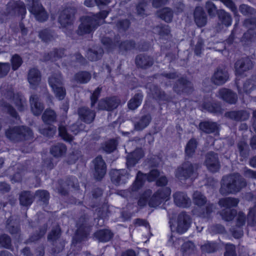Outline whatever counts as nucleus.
I'll list each match as a JSON object with an SVG mask.
<instances>
[{
  "label": "nucleus",
  "mask_w": 256,
  "mask_h": 256,
  "mask_svg": "<svg viewBox=\"0 0 256 256\" xmlns=\"http://www.w3.org/2000/svg\"><path fill=\"white\" fill-rule=\"evenodd\" d=\"M246 185V180L242 175L238 173H233L222 178L219 192L222 195L236 194Z\"/></svg>",
  "instance_id": "1"
},
{
  "label": "nucleus",
  "mask_w": 256,
  "mask_h": 256,
  "mask_svg": "<svg viewBox=\"0 0 256 256\" xmlns=\"http://www.w3.org/2000/svg\"><path fill=\"white\" fill-rule=\"evenodd\" d=\"M108 12L102 10L96 14H89L82 16V22L76 32L80 36L90 34L94 32L100 24V22L104 20L108 16Z\"/></svg>",
  "instance_id": "2"
},
{
  "label": "nucleus",
  "mask_w": 256,
  "mask_h": 256,
  "mask_svg": "<svg viewBox=\"0 0 256 256\" xmlns=\"http://www.w3.org/2000/svg\"><path fill=\"white\" fill-rule=\"evenodd\" d=\"M6 135L9 140L14 142L33 138L32 130L29 128L24 126L10 128L6 130Z\"/></svg>",
  "instance_id": "3"
},
{
  "label": "nucleus",
  "mask_w": 256,
  "mask_h": 256,
  "mask_svg": "<svg viewBox=\"0 0 256 256\" xmlns=\"http://www.w3.org/2000/svg\"><path fill=\"white\" fill-rule=\"evenodd\" d=\"M199 164L189 161L183 162L176 172V176L181 180L195 178L198 176Z\"/></svg>",
  "instance_id": "4"
},
{
  "label": "nucleus",
  "mask_w": 256,
  "mask_h": 256,
  "mask_svg": "<svg viewBox=\"0 0 256 256\" xmlns=\"http://www.w3.org/2000/svg\"><path fill=\"white\" fill-rule=\"evenodd\" d=\"M160 172L156 169L152 170L148 174H144L140 171L137 173L136 180L130 187L132 192H136L140 189L144 185L146 179L148 181L152 182L160 176Z\"/></svg>",
  "instance_id": "5"
},
{
  "label": "nucleus",
  "mask_w": 256,
  "mask_h": 256,
  "mask_svg": "<svg viewBox=\"0 0 256 256\" xmlns=\"http://www.w3.org/2000/svg\"><path fill=\"white\" fill-rule=\"evenodd\" d=\"M28 8L36 20L44 22L47 20V12L39 0H28Z\"/></svg>",
  "instance_id": "6"
},
{
  "label": "nucleus",
  "mask_w": 256,
  "mask_h": 256,
  "mask_svg": "<svg viewBox=\"0 0 256 256\" xmlns=\"http://www.w3.org/2000/svg\"><path fill=\"white\" fill-rule=\"evenodd\" d=\"M194 90L193 84L186 78H178L174 84L173 90L178 94H190Z\"/></svg>",
  "instance_id": "7"
},
{
  "label": "nucleus",
  "mask_w": 256,
  "mask_h": 256,
  "mask_svg": "<svg viewBox=\"0 0 256 256\" xmlns=\"http://www.w3.org/2000/svg\"><path fill=\"white\" fill-rule=\"evenodd\" d=\"M89 219V216L86 214H84L80 218L76 223L78 230L74 238V241L76 243L80 242L86 239L88 232L84 230L85 228H88L87 223Z\"/></svg>",
  "instance_id": "8"
},
{
  "label": "nucleus",
  "mask_w": 256,
  "mask_h": 256,
  "mask_svg": "<svg viewBox=\"0 0 256 256\" xmlns=\"http://www.w3.org/2000/svg\"><path fill=\"white\" fill-rule=\"evenodd\" d=\"M6 13L8 16L20 15L22 19L26 14L24 4L20 0H11L6 5Z\"/></svg>",
  "instance_id": "9"
},
{
  "label": "nucleus",
  "mask_w": 256,
  "mask_h": 256,
  "mask_svg": "<svg viewBox=\"0 0 256 256\" xmlns=\"http://www.w3.org/2000/svg\"><path fill=\"white\" fill-rule=\"evenodd\" d=\"M190 218L186 212H180L178 216L176 221V226L175 230H173L172 226L170 225L172 232L176 230L179 234H183L189 228L190 224Z\"/></svg>",
  "instance_id": "10"
},
{
  "label": "nucleus",
  "mask_w": 256,
  "mask_h": 256,
  "mask_svg": "<svg viewBox=\"0 0 256 256\" xmlns=\"http://www.w3.org/2000/svg\"><path fill=\"white\" fill-rule=\"evenodd\" d=\"M76 12V8L70 6L65 8L60 12L58 20L62 26L66 28L72 24Z\"/></svg>",
  "instance_id": "11"
},
{
  "label": "nucleus",
  "mask_w": 256,
  "mask_h": 256,
  "mask_svg": "<svg viewBox=\"0 0 256 256\" xmlns=\"http://www.w3.org/2000/svg\"><path fill=\"white\" fill-rule=\"evenodd\" d=\"M216 96L230 104H235L238 100L237 94L230 89L225 88H220Z\"/></svg>",
  "instance_id": "12"
},
{
  "label": "nucleus",
  "mask_w": 256,
  "mask_h": 256,
  "mask_svg": "<svg viewBox=\"0 0 256 256\" xmlns=\"http://www.w3.org/2000/svg\"><path fill=\"white\" fill-rule=\"evenodd\" d=\"M112 182L116 186L125 184L128 178V174L126 170L112 169L110 172Z\"/></svg>",
  "instance_id": "13"
},
{
  "label": "nucleus",
  "mask_w": 256,
  "mask_h": 256,
  "mask_svg": "<svg viewBox=\"0 0 256 256\" xmlns=\"http://www.w3.org/2000/svg\"><path fill=\"white\" fill-rule=\"evenodd\" d=\"M120 103V100L116 96L109 97L100 100L98 107L100 110L112 111L116 108Z\"/></svg>",
  "instance_id": "14"
},
{
  "label": "nucleus",
  "mask_w": 256,
  "mask_h": 256,
  "mask_svg": "<svg viewBox=\"0 0 256 256\" xmlns=\"http://www.w3.org/2000/svg\"><path fill=\"white\" fill-rule=\"evenodd\" d=\"M93 163L94 167V177L96 180H100L104 178L106 173V164L100 156H98L95 158L93 160Z\"/></svg>",
  "instance_id": "15"
},
{
  "label": "nucleus",
  "mask_w": 256,
  "mask_h": 256,
  "mask_svg": "<svg viewBox=\"0 0 256 256\" xmlns=\"http://www.w3.org/2000/svg\"><path fill=\"white\" fill-rule=\"evenodd\" d=\"M204 163L210 171L214 172L220 168L218 154L214 152H209L206 155Z\"/></svg>",
  "instance_id": "16"
},
{
  "label": "nucleus",
  "mask_w": 256,
  "mask_h": 256,
  "mask_svg": "<svg viewBox=\"0 0 256 256\" xmlns=\"http://www.w3.org/2000/svg\"><path fill=\"white\" fill-rule=\"evenodd\" d=\"M229 78L228 70L224 67H218L214 72L211 80L216 85L220 86L226 83Z\"/></svg>",
  "instance_id": "17"
},
{
  "label": "nucleus",
  "mask_w": 256,
  "mask_h": 256,
  "mask_svg": "<svg viewBox=\"0 0 256 256\" xmlns=\"http://www.w3.org/2000/svg\"><path fill=\"white\" fill-rule=\"evenodd\" d=\"M57 188L58 194L62 196H66L68 194V190L72 188H76L78 185V180L74 177L68 178L66 181L60 180L58 182Z\"/></svg>",
  "instance_id": "18"
},
{
  "label": "nucleus",
  "mask_w": 256,
  "mask_h": 256,
  "mask_svg": "<svg viewBox=\"0 0 256 256\" xmlns=\"http://www.w3.org/2000/svg\"><path fill=\"white\" fill-rule=\"evenodd\" d=\"M146 87L150 90V92L153 98L156 100L170 101L172 100V98L167 95L165 92L162 90L156 85L152 84H148Z\"/></svg>",
  "instance_id": "19"
},
{
  "label": "nucleus",
  "mask_w": 256,
  "mask_h": 256,
  "mask_svg": "<svg viewBox=\"0 0 256 256\" xmlns=\"http://www.w3.org/2000/svg\"><path fill=\"white\" fill-rule=\"evenodd\" d=\"M172 196L174 204L178 207L186 208L191 205V200L186 192H176Z\"/></svg>",
  "instance_id": "20"
},
{
  "label": "nucleus",
  "mask_w": 256,
  "mask_h": 256,
  "mask_svg": "<svg viewBox=\"0 0 256 256\" xmlns=\"http://www.w3.org/2000/svg\"><path fill=\"white\" fill-rule=\"evenodd\" d=\"M78 114L79 118L88 124H91L94 120L96 116V112L86 106L78 108Z\"/></svg>",
  "instance_id": "21"
},
{
  "label": "nucleus",
  "mask_w": 256,
  "mask_h": 256,
  "mask_svg": "<svg viewBox=\"0 0 256 256\" xmlns=\"http://www.w3.org/2000/svg\"><path fill=\"white\" fill-rule=\"evenodd\" d=\"M144 156V151L140 148H136L133 152L128 154L126 157L127 168H130L134 167Z\"/></svg>",
  "instance_id": "22"
},
{
  "label": "nucleus",
  "mask_w": 256,
  "mask_h": 256,
  "mask_svg": "<svg viewBox=\"0 0 256 256\" xmlns=\"http://www.w3.org/2000/svg\"><path fill=\"white\" fill-rule=\"evenodd\" d=\"M194 20L198 27L202 28L205 26L207 23L208 17L204 8L200 6H196L194 12Z\"/></svg>",
  "instance_id": "23"
},
{
  "label": "nucleus",
  "mask_w": 256,
  "mask_h": 256,
  "mask_svg": "<svg viewBox=\"0 0 256 256\" xmlns=\"http://www.w3.org/2000/svg\"><path fill=\"white\" fill-rule=\"evenodd\" d=\"M236 74L241 75L252 68V64L248 58H242L238 60L234 64Z\"/></svg>",
  "instance_id": "24"
},
{
  "label": "nucleus",
  "mask_w": 256,
  "mask_h": 256,
  "mask_svg": "<svg viewBox=\"0 0 256 256\" xmlns=\"http://www.w3.org/2000/svg\"><path fill=\"white\" fill-rule=\"evenodd\" d=\"M152 120V116L150 114L142 115L139 118H134L133 120L134 130L136 131H141L146 128Z\"/></svg>",
  "instance_id": "25"
},
{
  "label": "nucleus",
  "mask_w": 256,
  "mask_h": 256,
  "mask_svg": "<svg viewBox=\"0 0 256 256\" xmlns=\"http://www.w3.org/2000/svg\"><path fill=\"white\" fill-rule=\"evenodd\" d=\"M136 66L142 69H147L154 64V59L152 57L145 54L138 55L135 59Z\"/></svg>",
  "instance_id": "26"
},
{
  "label": "nucleus",
  "mask_w": 256,
  "mask_h": 256,
  "mask_svg": "<svg viewBox=\"0 0 256 256\" xmlns=\"http://www.w3.org/2000/svg\"><path fill=\"white\" fill-rule=\"evenodd\" d=\"M224 116L236 122L247 120L250 117V113L246 110H232L226 112Z\"/></svg>",
  "instance_id": "27"
},
{
  "label": "nucleus",
  "mask_w": 256,
  "mask_h": 256,
  "mask_svg": "<svg viewBox=\"0 0 256 256\" xmlns=\"http://www.w3.org/2000/svg\"><path fill=\"white\" fill-rule=\"evenodd\" d=\"M198 128L204 134H210L218 131V125L216 122L205 120L199 124Z\"/></svg>",
  "instance_id": "28"
},
{
  "label": "nucleus",
  "mask_w": 256,
  "mask_h": 256,
  "mask_svg": "<svg viewBox=\"0 0 256 256\" xmlns=\"http://www.w3.org/2000/svg\"><path fill=\"white\" fill-rule=\"evenodd\" d=\"M30 102L32 112L35 116L40 115L44 109V105L39 102L37 94H32L30 98Z\"/></svg>",
  "instance_id": "29"
},
{
  "label": "nucleus",
  "mask_w": 256,
  "mask_h": 256,
  "mask_svg": "<svg viewBox=\"0 0 256 256\" xmlns=\"http://www.w3.org/2000/svg\"><path fill=\"white\" fill-rule=\"evenodd\" d=\"M28 80L31 86H38L41 80V75L40 71L36 68L30 69L28 76Z\"/></svg>",
  "instance_id": "30"
},
{
  "label": "nucleus",
  "mask_w": 256,
  "mask_h": 256,
  "mask_svg": "<svg viewBox=\"0 0 256 256\" xmlns=\"http://www.w3.org/2000/svg\"><path fill=\"white\" fill-rule=\"evenodd\" d=\"M113 234L108 230H100L94 234V237L100 242H107L111 240Z\"/></svg>",
  "instance_id": "31"
},
{
  "label": "nucleus",
  "mask_w": 256,
  "mask_h": 256,
  "mask_svg": "<svg viewBox=\"0 0 256 256\" xmlns=\"http://www.w3.org/2000/svg\"><path fill=\"white\" fill-rule=\"evenodd\" d=\"M19 200L20 205L28 206L32 203L34 196L29 191H24L20 194Z\"/></svg>",
  "instance_id": "32"
},
{
  "label": "nucleus",
  "mask_w": 256,
  "mask_h": 256,
  "mask_svg": "<svg viewBox=\"0 0 256 256\" xmlns=\"http://www.w3.org/2000/svg\"><path fill=\"white\" fill-rule=\"evenodd\" d=\"M13 101L19 112H23L26 108V100L24 96L19 94H15Z\"/></svg>",
  "instance_id": "33"
},
{
  "label": "nucleus",
  "mask_w": 256,
  "mask_h": 256,
  "mask_svg": "<svg viewBox=\"0 0 256 256\" xmlns=\"http://www.w3.org/2000/svg\"><path fill=\"white\" fill-rule=\"evenodd\" d=\"M103 50L100 47L90 48L86 52V56L90 61H96L101 58L103 54Z\"/></svg>",
  "instance_id": "34"
},
{
  "label": "nucleus",
  "mask_w": 256,
  "mask_h": 256,
  "mask_svg": "<svg viewBox=\"0 0 256 256\" xmlns=\"http://www.w3.org/2000/svg\"><path fill=\"white\" fill-rule=\"evenodd\" d=\"M239 200L238 198L228 197L220 199L218 204L221 207H224L226 208H230L236 206Z\"/></svg>",
  "instance_id": "35"
},
{
  "label": "nucleus",
  "mask_w": 256,
  "mask_h": 256,
  "mask_svg": "<svg viewBox=\"0 0 256 256\" xmlns=\"http://www.w3.org/2000/svg\"><path fill=\"white\" fill-rule=\"evenodd\" d=\"M66 146L62 143H58L50 148V153L55 157H60L66 154Z\"/></svg>",
  "instance_id": "36"
},
{
  "label": "nucleus",
  "mask_w": 256,
  "mask_h": 256,
  "mask_svg": "<svg viewBox=\"0 0 256 256\" xmlns=\"http://www.w3.org/2000/svg\"><path fill=\"white\" fill-rule=\"evenodd\" d=\"M57 115L52 109H46L42 115V120L44 123L50 124L56 122Z\"/></svg>",
  "instance_id": "37"
},
{
  "label": "nucleus",
  "mask_w": 256,
  "mask_h": 256,
  "mask_svg": "<svg viewBox=\"0 0 256 256\" xmlns=\"http://www.w3.org/2000/svg\"><path fill=\"white\" fill-rule=\"evenodd\" d=\"M218 16L222 24L226 27L229 26L232 24V18L230 14L224 10H218Z\"/></svg>",
  "instance_id": "38"
},
{
  "label": "nucleus",
  "mask_w": 256,
  "mask_h": 256,
  "mask_svg": "<svg viewBox=\"0 0 256 256\" xmlns=\"http://www.w3.org/2000/svg\"><path fill=\"white\" fill-rule=\"evenodd\" d=\"M142 98V94H136L128 102V106L129 109L134 110L137 108L140 105Z\"/></svg>",
  "instance_id": "39"
},
{
  "label": "nucleus",
  "mask_w": 256,
  "mask_h": 256,
  "mask_svg": "<svg viewBox=\"0 0 256 256\" xmlns=\"http://www.w3.org/2000/svg\"><path fill=\"white\" fill-rule=\"evenodd\" d=\"M91 74L86 71H81L77 72L74 76V80L80 84L87 83L91 78Z\"/></svg>",
  "instance_id": "40"
},
{
  "label": "nucleus",
  "mask_w": 256,
  "mask_h": 256,
  "mask_svg": "<svg viewBox=\"0 0 256 256\" xmlns=\"http://www.w3.org/2000/svg\"><path fill=\"white\" fill-rule=\"evenodd\" d=\"M192 198L194 204L198 206H202L207 202L206 198L200 192L195 191Z\"/></svg>",
  "instance_id": "41"
},
{
  "label": "nucleus",
  "mask_w": 256,
  "mask_h": 256,
  "mask_svg": "<svg viewBox=\"0 0 256 256\" xmlns=\"http://www.w3.org/2000/svg\"><path fill=\"white\" fill-rule=\"evenodd\" d=\"M238 151L240 155L243 158H246L249 154V146L248 144L243 140L239 141L237 144Z\"/></svg>",
  "instance_id": "42"
},
{
  "label": "nucleus",
  "mask_w": 256,
  "mask_h": 256,
  "mask_svg": "<svg viewBox=\"0 0 256 256\" xmlns=\"http://www.w3.org/2000/svg\"><path fill=\"white\" fill-rule=\"evenodd\" d=\"M48 82L52 88L62 86V78L61 74L60 72L54 74L49 78Z\"/></svg>",
  "instance_id": "43"
},
{
  "label": "nucleus",
  "mask_w": 256,
  "mask_h": 256,
  "mask_svg": "<svg viewBox=\"0 0 256 256\" xmlns=\"http://www.w3.org/2000/svg\"><path fill=\"white\" fill-rule=\"evenodd\" d=\"M102 191L100 188H95L91 192V196L90 197V206L92 208L96 206L98 199L102 196Z\"/></svg>",
  "instance_id": "44"
},
{
  "label": "nucleus",
  "mask_w": 256,
  "mask_h": 256,
  "mask_svg": "<svg viewBox=\"0 0 256 256\" xmlns=\"http://www.w3.org/2000/svg\"><path fill=\"white\" fill-rule=\"evenodd\" d=\"M2 110L4 112H6L12 118L17 119L19 118V116L15 108L10 104L6 102H2L1 104Z\"/></svg>",
  "instance_id": "45"
},
{
  "label": "nucleus",
  "mask_w": 256,
  "mask_h": 256,
  "mask_svg": "<svg viewBox=\"0 0 256 256\" xmlns=\"http://www.w3.org/2000/svg\"><path fill=\"white\" fill-rule=\"evenodd\" d=\"M0 93L7 99H11L12 98H14V96H15L11 86L6 83H3L1 85Z\"/></svg>",
  "instance_id": "46"
},
{
  "label": "nucleus",
  "mask_w": 256,
  "mask_h": 256,
  "mask_svg": "<svg viewBox=\"0 0 256 256\" xmlns=\"http://www.w3.org/2000/svg\"><path fill=\"white\" fill-rule=\"evenodd\" d=\"M39 38L44 42H48L54 38V32L48 29H44L39 32Z\"/></svg>",
  "instance_id": "47"
},
{
  "label": "nucleus",
  "mask_w": 256,
  "mask_h": 256,
  "mask_svg": "<svg viewBox=\"0 0 256 256\" xmlns=\"http://www.w3.org/2000/svg\"><path fill=\"white\" fill-rule=\"evenodd\" d=\"M38 130L44 136L48 138H52L55 134L56 128L54 126H48L40 128Z\"/></svg>",
  "instance_id": "48"
},
{
  "label": "nucleus",
  "mask_w": 256,
  "mask_h": 256,
  "mask_svg": "<svg viewBox=\"0 0 256 256\" xmlns=\"http://www.w3.org/2000/svg\"><path fill=\"white\" fill-rule=\"evenodd\" d=\"M237 212L235 210L230 208H225L220 212L222 218L226 221H230L234 219L236 215Z\"/></svg>",
  "instance_id": "49"
},
{
  "label": "nucleus",
  "mask_w": 256,
  "mask_h": 256,
  "mask_svg": "<svg viewBox=\"0 0 256 256\" xmlns=\"http://www.w3.org/2000/svg\"><path fill=\"white\" fill-rule=\"evenodd\" d=\"M197 142L194 138H191L188 142L186 148L185 153L186 156L191 157L195 152Z\"/></svg>",
  "instance_id": "50"
},
{
  "label": "nucleus",
  "mask_w": 256,
  "mask_h": 256,
  "mask_svg": "<svg viewBox=\"0 0 256 256\" xmlns=\"http://www.w3.org/2000/svg\"><path fill=\"white\" fill-rule=\"evenodd\" d=\"M203 107L204 109L214 114L222 112L220 104L218 102L205 103L204 104Z\"/></svg>",
  "instance_id": "51"
},
{
  "label": "nucleus",
  "mask_w": 256,
  "mask_h": 256,
  "mask_svg": "<svg viewBox=\"0 0 256 256\" xmlns=\"http://www.w3.org/2000/svg\"><path fill=\"white\" fill-rule=\"evenodd\" d=\"M47 230V225L44 224L42 228L40 229L38 233H36L32 235L26 241V243L28 244L40 240L46 232Z\"/></svg>",
  "instance_id": "52"
},
{
  "label": "nucleus",
  "mask_w": 256,
  "mask_h": 256,
  "mask_svg": "<svg viewBox=\"0 0 256 256\" xmlns=\"http://www.w3.org/2000/svg\"><path fill=\"white\" fill-rule=\"evenodd\" d=\"M59 136L65 141L70 142L73 140V136L70 134L68 132L66 127L60 124L59 125L58 128Z\"/></svg>",
  "instance_id": "53"
},
{
  "label": "nucleus",
  "mask_w": 256,
  "mask_h": 256,
  "mask_svg": "<svg viewBox=\"0 0 256 256\" xmlns=\"http://www.w3.org/2000/svg\"><path fill=\"white\" fill-rule=\"evenodd\" d=\"M61 234V231L59 227H56L52 229L51 232L49 234L48 236V240L51 241L52 242L57 243L58 240H60V236Z\"/></svg>",
  "instance_id": "54"
},
{
  "label": "nucleus",
  "mask_w": 256,
  "mask_h": 256,
  "mask_svg": "<svg viewBox=\"0 0 256 256\" xmlns=\"http://www.w3.org/2000/svg\"><path fill=\"white\" fill-rule=\"evenodd\" d=\"M194 244L191 241H188L184 242L181 248V250L184 255H188L192 253L194 250Z\"/></svg>",
  "instance_id": "55"
},
{
  "label": "nucleus",
  "mask_w": 256,
  "mask_h": 256,
  "mask_svg": "<svg viewBox=\"0 0 256 256\" xmlns=\"http://www.w3.org/2000/svg\"><path fill=\"white\" fill-rule=\"evenodd\" d=\"M160 16L165 22H169L172 20L173 12L170 8H166L161 10Z\"/></svg>",
  "instance_id": "56"
},
{
  "label": "nucleus",
  "mask_w": 256,
  "mask_h": 256,
  "mask_svg": "<svg viewBox=\"0 0 256 256\" xmlns=\"http://www.w3.org/2000/svg\"><path fill=\"white\" fill-rule=\"evenodd\" d=\"M35 196L39 200L42 202L44 204H48L50 198V194L48 191L46 190H37Z\"/></svg>",
  "instance_id": "57"
},
{
  "label": "nucleus",
  "mask_w": 256,
  "mask_h": 256,
  "mask_svg": "<svg viewBox=\"0 0 256 256\" xmlns=\"http://www.w3.org/2000/svg\"><path fill=\"white\" fill-rule=\"evenodd\" d=\"M205 8L210 16L214 17L216 14L218 15V10H217L216 6L212 2L210 1L206 2Z\"/></svg>",
  "instance_id": "58"
},
{
  "label": "nucleus",
  "mask_w": 256,
  "mask_h": 256,
  "mask_svg": "<svg viewBox=\"0 0 256 256\" xmlns=\"http://www.w3.org/2000/svg\"><path fill=\"white\" fill-rule=\"evenodd\" d=\"M12 67L13 70H17L22 64V58L18 54H15L12 56L10 59Z\"/></svg>",
  "instance_id": "59"
},
{
  "label": "nucleus",
  "mask_w": 256,
  "mask_h": 256,
  "mask_svg": "<svg viewBox=\"0 0 256 256\" xmlns=\"http://www.w3.org/2000/svg\"><path fill=\"white\" fill-rule=\"evenodd\" d=\"M117 144V142L115 140H110L106 142L103 149L107 153H111L116 149Z\"/></svg>",
  "instance_id": "60"
},
{
  "label": "nucleus",
  "mask_w": 256,
  "mask_h": 256,
  "mask_svg": "<svg viewBox=\"0 0 256 256\" xmlns=\"http://www.w3.org/2000/svg\"><path fill=\"white\" fill-rule=\"evenodd\" d=\"M254 40V34L248 30L243 34L241 38L240 42L243 46H249Z\"/></svg>",
  "instance_id": "61"
},
{
  "label": "nucleus",
  "mask_w": 256,
  "mask_h": 256,
  "mask_svg": "<svg viewBox=\"0 0 256 256\" xmlns=\"http://www.w3.org/2000/svg\"><path fill=\"white\" fill-rule=\"evenodd\" d=\"M170 192L171 190L169 188L165 187L160 188L155 193L163 202L170 196Z\"/></svg>",
  "instance_id": "62"
},
{
  "label": "nucleus",
  "mask_w": 256,
  "mask_h": 256,
  "mask_svg": "<svg viewBox=\"0 0 256 256\" xmlns=\"http://www.w3.org/2000/svg\"><path fill=\"white\" fill-rule=\"evenodd\" d=\"M170 192L171 190L169 188L165 187L160 188L155 193L163 202L170 196Z\"/></svg>",
  "instance_id": "63"
},
{
  "label": "nucleus",
  "mask_w": 256,
  "mask_h": 256,
  "mask_svg": "<svg viewBox=\"0 0 256 256\" xmlns=\"http://www.w3.org/2000/svg\"><path fill=\"white\" fill-rule=\"evenodd\" d=\"M248 224L252 226L256 224V203L254 206L250 210L248 215Z\"/></svg>",
  "instance_id": "64"
}]
</instances>
